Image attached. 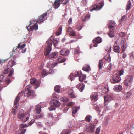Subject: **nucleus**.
I'll list each match as a JSON object with an SVG mask.
<instances>
[{"mask_svg": "<svg viewBox=\"0 0 134 134\" xmlns=\"http://www.w3.org/2000/svg\"><path fill=\"white\" fill-rule=\"evenodd\" d=\"M103 65V62L102 59L100 60L98 63V66L99 69H102Z\"/></svg>", "mask_w": 134, "mask_h": 134, "instance_id": "34", "label": "nucleus"}, {"mask_svg": "<svg viewBox=\"0 0 134 134\" xmlns=\"http://www.w3.org/2000/svg\"><path fill=\"white\" fill-rule=\"evenodd\" d=\"M114 90L115 91L117 92H119L121 91L122 90V87L120 85H116L114 87Z\"/></svg>", "mask_w": 134, "mask_h": 134, "instance_id": "25", "label": "nucleus"}, {"mask_svg": "<svg viewBox=\"0 0 134 134\" xmlns=\"http://www.w3.org/2000/svg\"><path fill=\"white\" fill-rule=\"evenodd\" d=\"M131 95V92H129L125 93L122 98V100H125L128 99Z\"/></svg>", "mask_w": 134, "mask_h": 134, "instance_id": "22", "label": "nucleus"}, {"mask_svg": "<svg viewBox=\"0 0 134 134\" xmlns=\"http://www.w3.org/2000/svg\"><path fill=\"white\" fill-rule=\"evenodd\" d=\"M62 27L61 26L59 27V29H58L56 33L57 35H60L61 33V31L62 30Z\"/></svg>", "mask_w": 134, "mask_h": 134, "instance_id": "44", "label": "nucleus"}, {"mask_svg": "<svg viewBox=\"0 0 134 134\" xmlns=\"http://www.w3.org/2000/svg\"><path fill=\"white\" fill-rule=\"evenodd\" d=\"M69 1V0H62L63 2L62 4H66Z\"/></svg>", "mask_w": 134, "mask_h": 134, "instance_id": "53", "label": "nucleus"}, {"mask_svg": "<svg viewBox=\"0 0 134 134\" xmlns=\"http://www.w3.org/2000/svg\"><path fill=\"white\" fill-rule=\"evenodd\" d=\"M30 83L32 84H34L35 87L34 88L37 89L39 87L40 85V82L39 81H36L35 79L33 78L30 79Z\"/></svg>", "mask_w": 134, "mask_h": 134, "instance_id": "11", "label": "nucleus"}, {"mask_svg": "<svg viewBox=\"0 0 134 134\" xmlns=\"http://www.w3.org/2000/svg\"><path fill=\"white\" fill-rule=\"evenodd\" d=\"M51 104H53L56 107H58L60 104L59 102L57 100H54L51 102Z\"/></svg>", "mask_w": 134, "mask_h": 134, "instance_id": "21", "label": "nucleus"}, {"mask_svg": "<svg viewBox=\"0 0 134 134\" xmlns=\"http://www.w3.org/2000/svg\"><path fill=\"white\" fill-rule=\"evenodd\" d=\"M127 57V55L125 53H123L122 55V57L124 59H125Z\"/></svg>", "mask_w": 134, "mask_h": 134, "instance_id": "58", "label": "nucleus"}, {"mask_svg": "<svg viewBox=\"0 0 134 134\" xmlns=\"http://www.w3.org/2000/svg\"><path fill=\"white\" fill-rule=\"evenodd\" d=\"M111 47L110 46L109 47V50H107V49H106V51H107L109 52H110L111 51Z\"/></svg>", "mask_w": 134, "mask_h": 134, "instance_id": "63", "label": "nucleus"}, {"mask_svg": "<svg viewBox=\"0 0 134 134\" xmlns=\"http://www.w3.org/2000/svg\"><path fill=\"white\" fill-rule=\"evenodd\" d=\"M109 32L108 33V34L109 36L111 38H112L114 36V30H112L111 29L109 30Z\"/></svg>", "mask_w": 134, "mask_h": 134, "instance_id": "33", "label": "nucleus"}, {"mask_svg": "<svg viewBox=\"0 0 134 134\" xmlns=\"http://www.w3.org/2000/svg\"><path fill=\"white\" fill-rule=\"evenodd\" d=\"M125 35V34L123 32H121L119 34V36L121 37H124Z\"/></svg>", "mask_w": 134, "mask_h": 134, "instance_id": "50", "label": "nucleus"}, {"mask_svg": "<svg viewBox=\"0 0 134 134\" xmlns=\"http://www.w3.org/2000/svg\"><path fill=\"white\" fill-rule=\"evenodd\" d=\"M90 17V15L88 14L87 15H86L85 16V17L84 18V19H83V20L84 21L86 20L87 19V18H89Z\"/></svg>", "mask_w": 134, "mask_h": 134, "instance_id": "55", "label": "nucleus"}, {"mask_svg": "<svg viewBox=\"0 0 134 134\" xmlns=\"http://www.w3.org/2000/svg\"><path fill=\"white\" fill-rule=\"evenodd\" d=\"M90 68V66L87 65H85L84 66L83 68V70L86 72H88L89 71V69Z\"/></svg>", "mask_w": 134, "mask_h": 134, "instance_id": "41", "label": "nucleus"}, {"mask_svg": "<svg viewBox=\"0 0 134 134\" xmlns=\"http://www.w3.org/2000/svg\"><path fill=\"white\" fill-rule=\"evenodd\" d=\"M37 21V20H35L32 21H31L30 22V24H32V25H36Z\"/></svg>", "mask_w": 134, "mask_h": 134, "instance_id": "49", "label": "nucleus"}, {"mask_svg": "<svg viewBox=\"0 0 134 134\" xmlns=\"http://www.w3.org/2000/svg\"><path fill=\"white\" fill-rule=\"evenodd\" d=\"M27 28L29 31H31L32 30H37L38 28V25H32V24H30V25L27 27Z\"/></svg>", "mask_w": 134, "mask_h": 134, "instance_id": "12", "label": "nucleus"}, {"mask_svg": "<svg viewBox=\"0 0 134 134\" xmlns=\"http://www.w3.org/2000/svg\"><path fill=\"white\" fill-rule=\"evenodd\" d=\"M95 126L92 124H91L89 127H87V129L86 131L88 132L92 131L94 129Z\"/></svg>", "mask_w": 134, "mask_h": 134, "instance_id": "26", "label": "nucleus"}, {"mask_svg": "<svg viewBox=\"0 0 134 134\" xmlns=\"http://www.w3.org/2000/svg\"><path fill=\"white\" fill-rule=\"evenodd\" d=\"M100 132V129L99 128H97L95 134H99Z\"/></svg>", "mask_w": 134, "mask_h": 134, "instance_id": "52", "label": "nucleus"}, {"mask_svg": "<svg viewBox=\"0 0 134 134\" xmlns=\"http://www.w3.org/2000/svg\"><path fill=\"white\" fill-rule=\"evenodd\" d=\"M72 21V19L71 18H70L68 21V23L69 24H71Z\"/></svg>", "mask_w": 134, "mask_h": 134, "instance_id": "60", "label": "nucleus"}, {"mask_svg": "<svg viewBox=\"0 0 134 134\" xmlns=\"http://www.w3.org/2000/svg\"><path fill=\"white\" fill-rule=\"evenodd\" d=\"M29 116L30 114L29 113H19L17 117L19 119H21L23 122H25L28 120Z\"/></svg>", "mask_w": 134, "mask_h": 134, "instance_id": "6", "label": "nucleus"}, {"mask_svg": "<svg viewBox=\"0 0 134 134\" xmlns=\"http://www.w3.org/2000/svg\"><path fill=\"white\" fill-rule=\"evenodd\" d=\"M26 44L25 43L21 45V43H20L17 47H14L13 50V51L15 52H16V51H18L19 48H20V49H21L24 48Z\"/></svg>", "mask_w": 134, "mask_h": 134, "instance_id": "15", "label": "nucleus"}, {"mask_svg": "<svg viewBox=\"0 0 134 134\" xmlns=\"http://www.w3.org/2000/svg\"><path fill=\"white\" fill-rule=\"evenodd\" d=\"M124 70L123 69H121L120 70L117 72L115 73L119 76L122 75L124 73Z\"/></svg>", "mask_w": 134, "mask_h": 134, "instance_id": "42", "label": "nucleus"}, {"mask_svg": "<svg viewBox=\"0 0 134 134\" xmlns=\"http://www.w3.org/2000/svg\"><path fill=\"white\" fill-rule=\"evenodd\" d=\"M120 80V77L115 74L112 76L110 81L112 83H115L119 82Z\"/></svg>", "mask_w": 134, "mask_h": 134, "instance_id": "8", "label": "nucleus"}, {"mask_svg": "<svg viewBox=\"0 0 134 134\" xmlns=\"http://www.w3.org/2000/svg\"><path fill=\"white\" fill-rule=\"evenodd\" d=\"M60 87L59 85L55 86L54 88V91L57 93H59L60 92Z\"/></svg>", "mask_w": 134, "mask_h": 134, "instance_id": "40", "label": "nucleus"}, {"mask_svg": "<svg viewBox=\"0 0 134 134\" xmlns=\"http://www.w3.org/2000/svg\"><path fill=\"white\" fill-rule=\"evenodd\" d=\"M112 64L111 63H110L109 65L107 67V69L108 70H110L111 68L112 67Z\"/></svg>", "mask_w": 134, "mask_h": 134, "instance_id": "54", "label": "nucleus"}, {"mask_svg": "<svg viewBox=\"0 0 134 134\" xmlns=\"http://www.w3.org/2000/svg\"><path fill=\"white\" fill-rule=\"evenodd\" d=\"M48 74L47 72L45 69H43L41 72L42 75L43 76H46Z\"/></svg>", "mask_w": 134, "mask_h": 134, "instance_id": "43", "label": "nucleus"}, {"mask_svg": "<svg viewBox=\"0 0 134 134\" xmlns=\"http://www.w3.org/2000/svg\"><path fill=\"white\" fill-rule=\"evenodd\" d=\"M69 52L68 50L66 49H63L60 51V54L62 55L67 56L68 55Z\"/></svg>", "mask_w": 134, "mask_h": 134, "instance_id": "18", "label": "nucleus"}, {"mask_svg": "<svg viewBox=\"0 0 134 134\" xmlns=\"http://www.w3.org/2000/svg\"><path fill=\"white\" fill-rule=\"evenodd\" d=\"M120 44L121 46V49H122V53L125 51L126 47V43L125 39L122 38L121 40Z\"/></svg>", "mask_w": 134, "mask_h": 134, "instance_id": "10", "label": "nucleus"}, {"mask_svg": "<svg viewBox=\"0 0 134 134\" xmlns=\"http://www.w3.org/2000/svg\"><path fill=\"white\" fill-rule=\"evenodd\" d=\"M49 58L50 59L54 58L57 55V53L54 52L49 54Z\"/></svg>", "mask_w": 134, "mask_h": 134, "instance_id": "38", "label": "nucleus"}, {"mask_svg": "<svg viewBox=\"0 0 134 134\" xmlns=\"http://www.w3.org/2000/svg\"><path fill=\"white\" fill-rule=\"evenodd\" d=\"M91 118V116L90 115H88L85 118V120L87 122H90Z\"/></svg>", "mask_w": 134, "mask_h": 134, "instance_id": "39", "label": "nucleus"}, {"mask_svg": "<svg viewBox=\"0 0 134 134\" xmlns=\"http://www.w3.org/2000/svg\"><path fill=\"white\" fill-rule=\"evenodd\" d=\"M4 77L3 76V75L0 76V81H1L3 79Z\"/></svg>", "mask_w": 134, "mask_h": 134, "instance_id": "62", "label": "nucleus"}, {"mask_svg": "<svg viewBox=\"0 0 134 134\" xmlns=\"http://www.w3.org/2000/svg\"><path fill=\"white\" fill-rule=\"evenodd\" d=\"M67 31L69 33V35L71 36H75L76 37L78 38H79L80 36V35H76L74 31L72 30L71 28H68L67 30Z\"/></svg>", "mask_w": 134, "mask_h": 134, "instance_id": "14", "label": "nucleus"}, {"mask_svg": "<svg viewBox=\"0 0 134 134\" xmlns=\"http://www.w3.org/2000/svg\"><path fill=\"white\" fill-rule=\"evenodd\" d=\"M47 13H46L38 17L37 19V23L41 24L47 19Z\"/></svg>", "mask_w": 134, "mask_h": 134, "instance_id": "9", "label": "nucleus"}, {"mask_svg": "<svg viewBox=\"0 0 134 134\" xmlns=\"http://www.w3.org/2000/svg\"><path fill=\"white\" fill-rule=\"evenodd\" d=\"M76 41V40H72L70 41L69 42V43H73L74 42H75Z\"/></svg>", "mask_w": 134, "mask_h": 134, "instance_id": "59", "label": "nucleus"}, {"mask_svg": "<svg viewBox=\"0 0 134 134\" xmlns=\"http://www.w3.org/2000/svg\"><path fill=\"white\" fill-rule=\"evenodd\" d=\"M27 125L25 124H21L20 125V127L21 128H24L27 127Z\"/></svg>", "mask_w": 134, "mask_h": 134, "instance_id": "48", "label": "nucleus"}, {"mask_svg": "<svg viewBox=\"0 0 134 134\" xmlns=\"http://www.w3.org/2000/svg\"><path fill=\"white\" fill-rule=\"evenodd\" d=\"M120 48L119 46L116 45L114 46L113 50L115 52L119 53L120 52Z\"/></svg>", "mask_w": 134, "mask_h": 134, "instance_id": "28", "label": "nucleus"}, {"mask_svg": "<svg viewBox=\"0 0 134 134\" xmlns=\"http://www.w3.org/2000/svg\"><path fill=\"white\" fill-rule=\"evenodd\" d=\"M102 89V92L104 93H105L108 92V88L107 87H103Z\"/></svg>", "mask_w": 134, "mask_h": 134, "instance_id": "36", "label": "nucleus"}, {"mask_svg": "<svg viewBox=\"0 0 134 134\" xmlns=\"http://www.w3.org/2000/svg\"><path fill=\"white\" fill-rule=\"evenodd\" d=\"M76 87L78 88L81 92L83 91L85 88V85L83 83H81L76 85Z\"/></svg>", "mask_w": 134, "mask_h": 134, "instance_id": "17", "label": "nucleus"}, {"mask_svg": "<svg viewBox=\"0 0 134 134\" xmlns=\"http://www.w3.org/2000/svg\"><path fill=\"white\" fill-rule=\"evenodd\" d=\"M56 107L53 104H51V106L49 108V109L50 111H53L54 110Z\"/></svg>", "mask_w": 134, "mask_h": 134, "instance_id": "45", "label": "nucleus"}, {"mask_svg": "<svg viewBox=\"0 0 134 134\" xmlns=\"http://www.w3.org/2000/svg\"><path fill=\"white\" fill-rule=\"evenodd\" d=\"M73 105V104L72 102H69L67 104V105L68 106H71Z\"/></svg>", "mask_w": 134, "mask_h": 134, "instance_id": "61", "label": "nucleus"}, {"mask_svg": "<svg viewBox=\"0 0 134 134\" xmlns=\"http://www.w3.org/2000/svg\"><path fill=\"white\" fill-rule=\"evenodd\" d=\"M16 65V62L14 61L13 60H11V61L9 62L7 66L12 67L13 66Z\"/></svg>", "mask_w": 134, "mask_h": 134, "instance_id": "27", "label": "nucleus"}, {"mask_svg": "<svg viewBox=\"0 0 134 134\" xmlns=\"http://www.w3.org/2000/svg\"><path fill=\"white\" fill-rule=\"evenodd\" d=\"M23 92L21 91L20 93L18 94L16 98L14 101V105H16L20 99V97L21 94L22 95L23 94Z\"/></svg>", "mask_w": 134, "mask_h": 134, "instance_id": "20", "label": "nucleus"}, {"mask_svg": "<svg viewBox=\"0 0 134 134\" xmlns=\"http://www.w3.org/2000/svg\"><path fill=\"white\" fill-rule=\"evenodd\" d=\"M126 16H125V15H124L122 17L121 19L120 20L119 22L121 23L123 21H125L126 20Z\"/></svg>", "mask_w": 134, "mask_h": 134, "instance_id": "47", "label": "nucleus"}, {"mask_svg": "<svg viewBox=\"0 0 134 134\" xmlns=\"http://www.w3.org/2000/svg\"><path fill=\"white\" fill-rule=\"evenodd\" d=\"M68 94L69 96L71 98H75L76 96L74 92L72 89H70L69 90L68 92Z\"/></svg>", "mask_w": 134, "mask_h": 134, "instance_id": "19", "label": "nucleus"}, {"mask_svg": "<svg viewBox=\"0 0 134 134\" xmlns=\"http://www.w3.org/2000/svg\"><path fill=\"white\" fill-rule=\"evenodd\" d=\"M105 60L108 62H110L111 60V58L109 54H107L104 57Z\"/></svg>", "mask_w": 134, "mask_h": 134, "instance_id": "32", "label": "nucleus"}, {"mask_svg": "<svg viewBox=\"0 0 134 134\" xmlns=\"http://www.w3.org/2000/svg\"><path fill=\"white\" fill-rule=\"evenodd\" d=\"M62 0H55L53 5L54 8H57L60 6L61 4L60 2Z\"/></svg>", "mask_w": 134, "mask_h": 134, "instance_id": "23", "label": "nucleus"}, {"mask_svg": "<svg viewBox=\"0 0 134 134\" xmlns=\"http://www.w3.org/2000/svg\"><path fill=\"white\" fill-rule=\"evenodd\" d=\"M14 71L13 68L11 69L10 71L9 74L8 75V76L10 77L12 76L13 73Z\"/></svg>", "mask_w": 134, "mask_h": 134, "instance_id": "51", "label": "nucleus"}, {"mask_svg": "<svg viewBox=\"0 0 134 134\" xmlns=\"http://www.w3.org/2000/svg\"><path fill=\"white\" fill-rule=\"evenodd\" d=\"M41 107L39 105H36V113L34 116V118L36 119H38L39 118L43 117L44 115L42 113H40L41 110Z\"/></svg>", "mask_w": 134, "mask_h": 134, "instance_id": "2", "label": "nucleus"}, {"mask_svg": "<svg viewBox=\"0 0 134 134\" xmlns=\"http://www.w3.org/2000/svg\"><path fill=\"white\" fill-rule=\"evenodd\" d=\"M53 41L51 39H48L46 42V43L47 44V46L45 49V51L44 53L46 56H47L50 53L52 50L51 47L52 46L53 43Z\"/></svg>", "mask_w": 134, "mask_h": 134, "instance_id": "3", "label": "nucleus"}, {"mask_svg": "<svg viewBox=\"0 0 134 134\" xmlns=\"http://www.w3.org/2000/svg\"><path fill=\"white\" fill-rule=\"evenodd\" d=\"M115 23L114 21H111L109 24L108 27L109 29L112 30H114L115 29L114 26Z\"/></svg>", "mask_w": 134, "mask_h": 134, "instance_id": "24", "label": "nucleus"}, {"mask_svg": "<svg viewBox=\"0 0 134 134\" xmlns=\"http://www.w3.org/2000/svg\"><path fill=\"white\" fill-rule=\"evenodd\" d=\"M74 76H78L79 77V80L80 81H82L86 78V76L85 75L82 74L81 72L80 71H76L74 74L73 73L71 74L69 76V78L72 81L74 79Z\"/></svg>", "mask_w": 134, "mask_h": 134, "instance_id": "1", "label": "nucleus"}, {"mask_svg": "<svg viewBox=\"0 0 134 134\" xmlns=\"http://www.w3.org/2000/svg\"><path fill=\"white\" fill-rule=\"evenodd\" d=\"M66 60V59L61 57H59L57 59V62L58 63H60L64 62Z\"/></svg>", "mask_w": 134, "mask_h": 134, "instance_id": "31", "label": "nucleus"}, {"mask_svg": "<svg viewBox=\"0 0 134 134\" xmlns=\"http://www.w3.org/2000/svg\"><path fill=\"white\" fill-rule=\"evenodd\" d=\"M23 92V94H24V95L25 97L31 96L33 97L34 96V91L32 90H31L30 89V87H29V86L28 85L26 87L25 89V91Z\"/></svg>", "mask_w": 134, "mask_h": 134, "instance_id": "4", "label": "nucleus"}, {"mask_svg": "<svg viewBox=\"0 0 134 134\" xmlns=\"http://www.w3.org/2000/svg\"><path fill=\"white\" fill-rule=\"evenodd\" d=\"M78 110V108L76 107H73L72 108V115L73 116H75V114L77 112Z\"/></svg>", "mask_w": 134, "mask_h": 134, "instance_id": "29", "label": "nucleus"}, {"mask_svg": "<svg viewBox=\"0 0 134 134\" xmlns=\"http://www.w3.org/2000/svg\"><path fill=\"white\" fill-rule=\"evenodd\" d=\"M71 131L68 129L64 130L61 132V134H70Z\"/></svg>", "mask_w": 134, "mask_h": 134, "instance_id": "37", "label": "nucleus"}, {"mask_svg": "<svg viewBox=\"0 0 134 134\" xmlns=\"http://www.w3.org/2000/svg\"><path fill=\"white\" fill-rule=\"evenodd\" d=\"M90 97L92 101L95 102L98 99V95L97 92H93L92 93Z\"/></svg>", "mask_w": 134, "mask_h": 134, "instance_id": "13", "label": "nucleus"}, {"mask_svg": "<svg viewBox=\"0 0 134 134\" xmlns=\"http://www.w3.org/2000/svg\"><path fill=\"white\" fill-rule=\"evenodd\" d=\"M133 76L132 75H127L125 77L124 80V83L125 84L128 86L131 84L133 81Z\"/></svg>", "mask_w": 134, "mask_h": 134, "instance_id": "7", "label": "nucleus"}, {"mask_svg": "<svg viewBox=\"0 0 134 134\" xmlns=\"http://www.w3.org/2000/svg\"><path fill=\"white\" fill-rule=\"evenodd\" d=\"M94 108L97 110L98 111H99L98 110H99V107L97 105H94L93 106Z\"/></svg>", "mask_w": 134, "mask_h": 134, "instance_id": "57", "label": "nucleus"}, {"mask_svg": "<svg viewBox=\"0 0 134 134\" xmlns=\"http://www.w3.org/2000/svg\"><path fill=\"white\" fill-rule=\"evenodd\" d=\"M131 3L130 0L128 1L127 4L126 5V10H130L131 8Z\"/></svg>", "mask_w": 134, "mask_h": 134, "instance_id": "35", "label": "nucleus"}, {"mask_svg": "<svg viewBox=\"0 0 134 134\" xmlns=\"http://www.w3.org/2000/svg\"><path fill=\"white\" fill-rule=\"evenodd\" d=\"M60 100L61 101L64 102H66L68 101L69 99L66 97H62L60 99Z\"/></svg>", "mask_w": 134, "mask_h": 134, "instance_id": "46", "label": "nucleus"}, {"mask_svg": "<svg viewBox=\"0 0 134 134\" xmlns=\"http://www.w3.org/2000/svg\"><path fill=\"white\" fill-rule=\"evenodd\" d=\"M26 131V130L25 129L19 130L16 132V134H24Z\"/></svg>", "mask_w": 134, "mask_h": 134, "instance_id": "30", "label": "nucleus"}, {"mask_svg": "<svg viewBox=\"0 0 134 134\" xmlns=\"http://www.w3.org/2000/svg\"><path fill=\"white\" fill-rule=\"evenodd\" d=\"M35 122L34 119H32L29 123V125L31 126Z\"/></svg>", "mask_w": 134, "mask_h": 134, "instance_id": "56", "label": "nucleus"}, {"mask_svg": "<svg viewBox=\"0 0 134 134\" xmlns=\"http://www.w3.org/2000/svg\"><path fill=\"white\" fill-rule=\"evenodd\" d=\"M102 41L101 38L100 37H97L95 39L93 40V42L94 43L93 45L94 47H96L97 46V44L100 43Z\"/></svg>", "mask_w": 134, "mask_h": 134, "instance_id": "16", "label": "nucleus"}, {"mask_svg": "<svg viewBox=\"0 0 134 134\" xmlns=\"http://www.w3.org/2000/svg\"><path fill=\"white\" fill-rule=\"evenodd\" d=\"M79 51L77 49H76L75 50V53L76 54H78L79 53Z\"/></svg>", "mask_w": 134, "mask_h": 134, "instance_id": "64", "label": "nucleus"}, {"mask_svg": "<svg viewBox=\"0 0 134 134\" xmlns=\"http://www.w3.org/2000/svg\"><path fill=\"white\" fill-rule=\"evenodd\" d=\"M104 5V3L103 1H101L97 5H93L91 8L90 11H92L94 10H100Z\"/></svg>", "mask_w": 134, "mask_h": 134, "instance_id": "5", "label": "nucleus"}]
</instances>
